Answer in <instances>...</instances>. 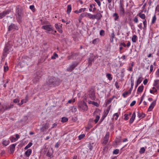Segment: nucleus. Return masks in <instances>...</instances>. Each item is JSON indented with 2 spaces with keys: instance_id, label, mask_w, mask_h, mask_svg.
I'll return each instance as SVG.
<instances>
[{
  "instance_id": "27",
  "label": "nucleus",
  "mask_w": 159,
  "mask_h": 159,
  "mask_svg": "<svg viewBox=\"0 0 159 159\" xmlns=\"http://www.w3.org/2000/svg\"><path fill=\"white\" fill-rule=\"evenodd\" d=\"M143 79V77L141 75H140L137 81V84H139L142 82Z\"/></svg>"
},
{
  "instance_id": "36",
  "label": "nucleus",
  "mask_w": 159,
  "mask_h": 159,
  "mask_svg": "<svg viewBox=\"0 0 159 159\" xmlns=\"http://www.w3.org/2000/svg\"><path fill=\"white\" fill-rule=\"evenodd\" d=\"M106 77L110 80H111L112 79V77H111V75L110 74L108 73L107 74Z\"/></svg>"
},
{
  "instance_id": "47",
  "label": "nucleus",
  "mask_w": 159,
  "mask_h": 159,
  "mask_svg": "<svg viewBox=\"0 0 159 159\" xmlns=\"http://www.w3.org/2000/svg\"><path fill=\"white\" fill-rule=\"evenodd\" d=\"M85 137V134H82L78 136L79 139V140H81L83 139Z\"/></svg>"
},
{
  "instance_id": "42",
  "label": "nucleus",
  "mask_w": 159,
  "mask_h": 159,
  "mask_svg": "<svg viewBox=\"0 0 159 159\" xmlns=\"http://www.w3.org/2000/svg\"><path fill=\"white\" fill-rule=\"evenodd\" d=\"M99 41V39L98 38L95 39H93L92 42V43L94 44H97Z\"/></svg>"
},
{
  "instance_id": "17",
  "label": "nucleus",
  "mask_w": 159,
  "mask_h": 159,
  "mask_svg": "<svg viewBox=\"0 0 159 159\" xmlns=\"http://www.w3.org/2000/svg\"><path fill=\"white\" fill-rule=\"evenodd\" d=\"M13 106V105H8V106H4L2 107V109L4 111H5V110L9 109L10 108H12Z\"/></svg>"
},
{
  "instance_id": "6",
  "label": "nucleus",
  "mask_w": 159,
  "mask_h": 159,
  "mask_svg": "<svg viewBox=\"0 0 159 159\" xmlns=\"http://www.w3.org/2000/svg\"><path fill=\"white\" fill-rule=\"evenodd\" d=\"M41 28L42 29L46 30V32L48 33V32L54 30L53 27L50 25H43Z\"/></svg>"
},
{
  "instance_id": "28",
  "label": "nucleus",
  "mask_w": 159,
  "mask_h": 159,
  "mask_svg": "<svg viewBox=\"0 0 159 159\" xmlns=\"http://www.w3.org/2000/svg\"><path fill=\"white\" fill-rule=\"evenodd\" d=\"M110 134L109 132H107L104 138V139L108 140L109 138Z\"/></svg>"
},
{
  "instance_id": "14",
  "label": "nucleus",
  "mask_w": 159,
  "mask_h": 159,
  "mask_svg": "<svg viewBox=\"0 0 159 159\" xmlns=\"http://www.w3.org/2000/svg\"><path fill=\"white\" fill-rule=\"evenodd\" d=\"M16 18L17 21L20 23L21 21V13H18L16 15Z\"/></svg>"
},
{
  "instance_id": "43",
  "label": "nucleus",
  "mask_w": 159,
  "mask_h": 159,
  "mask_svg": "<svg viewBox=\"0 0 159 159\" xmlns=\"http://www.w3.org/2000/svg\"><path fill=\"white\" fill-rule=\"evenodd\" d=\"M107 114H106V113H105L103 115V116L101 118V119L100 120V122H102L103 121V120H104L105 118L107 116Z\"/></svg>"
},
{
  "instance_id": "41",
  "label": "nucleus",
  "mask_w": 159,
  "mask_h": 159,
  "mask_svg": "<svg viewBox=\"0 0 159 159\" xmlns=\"http://www.w3.org/2000/svg\"><path fill=\"white\" fill-rule=\"evenodd\" d=\"M113 117L116 120H117L119 117V115L118 113H114L113 115Z\"/></svg>"
},
{
  "instance_id": "44",
  "label": "nucleus",
  "mask_w": 159,
  "mask_h": 159,
  "mask_svg": "<svg viewBox=\"0 0 159 159\" xmlns=\"http://www.w3.org/2000/svg\"><path fill=\"white\" fill-rule=\"evenodd\" d=\"M143 29H145L146 28L147 25V20L146 19L143 21Z\"/></svg>"
},
{
  "instance_id": "18",
  "label": "nucleus",
  "mask_w": 159,
  "mask_h": 159,
  "mask_svg": "<svg viewBox=\"0 0 159 159\" xmlns=\"http://www.w3.org/2000/svg\"><path fill=\"white\" fill-rule=\"evenodd\" d=\"M32 152V150L31 149H28L25 152V154L26 156L29 157L31 154Z\"/></svg>"
},
{
  "instance_id": "53",
  "label": "nucleus",
  "mask_w": 159,
  "mask_h": 159,
  "mask_svg": "<svg viewBox=\"0 0 159 159\" xmlns=\"http://www.w3.org/2000/svg\"><path fill=\"white\" fill-rule=\"evenodd\" d=\"M10 140H11V142H12V143L13 142H15L16 141V139L15 138L13 137L11 138L10 139Z\"/></svg>"
},
{
  "instance_id": "55",
  "label": "nucleus",
  "mask_w": 159,
  "mask_h": 159,
  "mask_svg": "<svg viewBox=\"0 0 159 159\" xmlns=\"http://www.w3.org/2000/svg\"><path fill=\"white\" fill-rule=\"evenodd\" d=\"M105 31L103 30H101L100 32V35L101 36H103L104 34Z\"/></svg>"
},
{
  "instance_id": "12",
  "label": "nucleus",
  "mask_w": 159,
  "mask_h": 159,
  "mask_svg": "<svg viewBox=\"0 0 159 159\" xmlns=\"http://www.w3.org/2000/svg\"><path fill=\"white\" fill-rule=\"evenodd\" d=\"M153 85L155 87L158 89H159V80H154Z\"/></svg>"
},
{
  "instance_id": "45",
  "label": "nucleus",
  "mask_w": 159,
  "mask_h": 159,
  "mask_svg": "<svg viewBox=\"0 0 159 159\" xmlns=\"http://www.w3.org/2000/svg\"><path fill=\"white\" fill-rule=\"evenodd\" d=\"M58 57V55L56 53H54L53 56H52L51 57V59H56V57Z\"/></svg>"
},
{
  "instance_id": "5",
  "label": "nucleus",
  "mask_w": 159,
  "mask_h": 159,
  "mask_svg": "<svg viewBox=\"0 0 159 159\" xmlns=\"http://www.w3.org/2000/svg\"><path fill=\"white\" fill-rule=\"evenodd\" d=\"M13 50V49L12 48L11 46L9 45H7L5 47L4 49L3 55L6 56L7 54Z\"/></svg>"
},
{
  "instance_id": "7",
  "label": "nucleus",
  "mask_w": 159,
  "mask_h": 159,
  "mask_svg": "<svg viewBox=\"0 0 159 159\" xmlns=\"http://www.w3.org/2000/svg\"><path fill=\"white\" fill-rule=\"evenodd\" d=\"M89 96L91 100H95L96 99L95 93L94 91L93 90H90L89 92Z\"/></svg>"
},
{
  "instance_id": "25",
  "label": "nucleus",
  "mask_w": 159,
  "mask_h": 159,
  "mask_svg": "<svg viewBox=\"0 0 159 159\" xmlns=\"http://www.w3.org/2000/svg\"><path fill=\"white\" fill-rule=\"evenodd\" d=\"M115 97V96H113L111 98H110L109 99L107 100L106 102V105H108L110 103Z\"/></svg>"
},
{
  "instance_id": "63",
  "label": "nucleus",
  "mask_w": 159,
  "mask_h": 159,
  "mask_svg": "<svg viewBox=\"0 0 159 159\" xmlns=\"http://www.w3.org/2000/svg\"><path fill=\"white\" fill-rule=\"evenodd\" d=\"M115 85L117 89H118L119 88V84L117 82H116L115 84Z\"/></svg>"
},
{
  "instance_id": "50",
  "label": "nucleus",
  "mask_w": 159,
  "mask_h": 159,
  "mask_svg": "<svg viewBox=\"0 0 159 159\" xmlns=\"http://www.w3.org/2000/svg\"><path fill=\"white\" fill-rule=\"evenodd\" d=\"M133 21L134 22V23H137L138 22V18L137 17H135L133 19Z\"/></svg>"
},
{
  "instance_id": "61",
  "label": "nucleus",
  "mask_w": 159,
  "mask_h": 159,
  "mask_svg": "<svg viewBox=\"0 0 159 159\" xmlns=\"http://www.w3.org/2000/svg\"><path fill=\"white\" fill-rule=\"evenodd\" d=\"M136 102L135 100L133 101L132 102L130 103V106L131 107H132V106H134Z\"/></svg>"
},
{
  "instance_id": "40",
  "label": "nucleus",
  "mask_w": 159,
  "mask_h": 159,
  "mask_svg": "<svg viewBox=\"0 0 159 159\" xmlns=\"http://www.w3.org/2000/svg\"><path fill=\"white\" fill-rule=\"evenodd\" d=\"M145 151V149L144 147L141 148L139 151V152L141 154L143 153H144Z\"/></svg>"
},
{
  "instance_id": "60",
  "label": "nucleus",
  "mask_w": 159,
  "mask_h": 159,
  "mask_svg": "<svg viewBox=\"0 0 159 159\" xmlns=\"http://www.w3.org/2000/svg\"><path fill=\"white\" fill-rule=\"evenodd\" d=\"M52 155V153L51 152H50L48 151L47 153V156L49 157H51Z\"/></svg>"
},
{
  "instance_id": "34",
  "label": "nucleus",
  "mask_w": 159,
  "mask_h": 159,
  "mask_svg": "<svg viewBox=\"0 0 159 159\" xmlns=\"http://www.w3.org/2000/svg\"><path fill=\"white\" fill-rule=\"evenodd\" d=\"M145 116V115L143 113H140L139 112H138V116L139 118H144Z\"/></svg>"
},
{
  "instance_id": "13",
  "label": "nucleus",
  "mask_w": 159,
  "mask_h": 159,
  "mask_svg": "<svg viewBox=\"0 0 159 159\" xmlns=\"http://www.w3.org/2000/svg\"><path fill=\"white\" fill-rule=\"evenodd\" d=\"M102 17V15L99 12L97 13L94 15V19H96L98 20H100Z\"/></svg>"
},
{
  "instance_id": "22",
  "label": "nucleus",
  "mask_w": 159,
  "mask_h": 159,
  "mask_svg": "<svg viewBox=\"0 0 159 159\" xmlns=\"http://www.w3.org/2000/svg\"><path fill=\"white\" fill-rule=\"evenodd\" d=\"M10 143V141L9 140H6L5 139L3 140L2 144L3 145L7 146Z\"/></svg>"
},
{
  "instance_id": "19",
  "label": "nucleus",
  "mask_w": 159,
  "mask_h": 159,
  "mask_svg": "<svg viewBox=\"0 0 159 159\" xmlns=\"http://www.w3.org/2000/svg\"><path fill=\"white\" fill-rule=\"evenodd\" d=\"M72 9L71 6L70 4L68 5L67 7V9L66 11L67 13L69 15L70 14V12L71 11Z\"/></svg>"
},
{
  "instance_id": "21",
  "label": "nucleus",
  "mask_w": 159,
  "mask_h": 159,
  "mask_svg": "<svg viewBox=\"0 0 159 159\" xmlns=\"http://www.w3.org/2000/svg\"><path fill=\"white\" fill-rule=\"evenodd\" d=\"M144 89V86L142 84L139 86L137 89V92L141 93L143 91Z\"/></svg>"
},
{
  "instance_id": "15",
  "label": "nucleus",
  "mask_w": 159,
  "mask_h": 159,
  "mask_svg": "<svg viewBox=\"0 0 159 159\" xmlns=\"http://www.w3.org/2000/svg\"><path fill=\"white\" fill-rule=\"evenodd\" d=\"M28 100V96L27 95L25 98L24 99H23L21 100V102L20 103H19L18 104V105L19 106L21 105L24 103H26Z\"/></svg>"
},
{
  "instance_id": "46",
  "label": "nucleus",
  "mask_w": 159,
  "mask_h": 159,
  "mask_svg": "<svg viewBox=\"0 0 159 159\" xmlns=\"http://www.w3.org/2000/svg\"><path fill=\"white\" fill-rule=\"evenodd\" d=\"M156 77H159V68L156 71L155 74Z\"/></svg>"
},
{
  "instance_id": "20",
  "label": "nucleus",
  "mask_w": 159,
  "mask_h": 159,
  "mask_svg": "<svg viewBox=\"0 0 159 159\" xmlns=\"http://www.w3.org/2000/svg\"><path fill=\"white\" fill-rule=\"evenodd\" d=\"M16 143L13 144H11L10 146V151L11 152H14L15 150V147L16 146Z\"/></svg>"
},
{
  "instance_id": "39",
  "label": "nucleus",
  "mask_w": 159,
  "mask_h": 159,
  "mask_svg": "<svg viewBox=\"0 0 159 159\" xmlns=\"http://www.w3.org/2000/svg\"><path fill=\"white\" fill-rule=\"evenodd\" d=\"M156 17L155 15H154L153 17H152V23L154 24L155 23L156 20Z\"/></svg>"
},
{
  "instance_id": "58",
  "label": "nucleus",
  "mask_w": 159,
  "mask_h": 159,
  "mask_svg": "<svg viewBox=\"0 0 159 159\" xmlns=\"http://www.w3.org/2000/svg\"><path fill=\"white\" fill-rule=\"evenodd\" d=\"M153 68H154V67H153V65H150V73H151L153 71Z\"/></svg>"
},
{
  "instance_id": "38",
  "label": "nucleus",
  "mask_w": 159,
  "mask_h": 159,
  "mask_svg": "<svg viewBox=\"0 0 159 159\" xmlns=\"http://www.w3.org/2000/svg\"><path fill=\"white\" fill-rule=\"evenodd\" d=\"M113 17H115L114 20L115 21L116 20L119 18V16L118 14L117 13H115L113 15Z\"/></svg>"
},
{
  "instance_id": "54",
  "label": "nucleus",
  "mask_w": 159,
  "mask_h": 159,
  "mask_svg": "<svg viewBox=\"0 0 159 159\" xmlns=\"http://www.w3.org/2000/svg\"><path fill=\"white\" fill-rule=\"evenodd\" d=\"M97 3L99 7H100L101 5V3L99 0H94Z\"/></svg>"
},
{
  "instance_id": "48",
  "label": "nucleus",
  "mask_w": 159,
  "mask_h": 159,
  "mask_svg": "<svg viewBox=\"0 0 159 159\" xmlns=\"http://www.w3.org/2000/svg\"><path fill=\"white\" fill-rule=\"evenodd\" d=\"M129 95L128 94L127 91H125L122 94V96L125 98H126Z\"/></svg>"
},
{
  "instance_id": "32",
  "label": "nucleus",
  "mask_w": 159,
  "mask_h": 159,
  "mask_svg": "<svg viewBox=\"0 0 159 159\" xmlns=\"http://www.w3.org/2000/svg\"><path fill=\"white\" fill-rule=\"evenodd\" d=\"M139 17L142 19H145V15L144 14L139 13L138 14Z\"/></svg>"
},
{
  "instance_id": "16",
  "label": "nucleus",
  "mask_w": 159,
  "mask_h": 159,
  "mask_svg": "<svg viewBox=\"0 0 159 159\" xmlns=\"http://www.w3.org/2000/svg\"><path fill=\"white\" fill-rule=\"evenodd\" d=\"M136 116V114L135 112L133 113L132 115V116L130 118L129 123L130 124H132L134 121Z\"/></svg>"
},
{
  "instance_id": "57",
  "label": "nucleus",
  "mask_w": 159,
  "mask_h": 159,
  "mask_svg": "<svg viewBox=\"0 0 159 159\" xmlns=\"http://www.w3.org/2000/svg\"><path fill=\"white\" fill-rule=\"evenodd\" d=\"M108 142V140H105V139H103V141L102 142V144L104 145H106V144Z\"/></svg>"
},
{
  "instance_id": "24",
  "label": "nucleus",
  "mask_w": 159,
  "mask_h": 159,
  "mask_svg": "<svg viewBox=\"0 0 159 159\" xmlns=\"http://www.w3.org/2000/svg\"><path fill=\"white\" fill-rule=\"evenodd\" d=\"M89 104H92L93 105H94V106L98 107L99 106L98 104L96 102H95L94 101H89Z\"/></svg>"
},
{
  "instance_id": "30",
  "label": "nucleus",
  "mask_w": 159,
  "mask_h": 159,
  "mask_svg": "<svg viewBox=\"0 0 159 159\" xmlns=\"http://www.w3.org/2000/svg\"><path fill=\"white\" fill-rule=\"evenodd\" d=\"M152 90H150V92L151 93L154 94L155 92H156L157 91V89L155 88V87H153L152 88Z\"/></svg>"
},
{
  "instance_id": "10",
  "label": "nucleus",
  "mask_w": 159,
  "mask_h": 159,
  "mask_svg": "<svg viewBox=\"0 0 159 159\" xmlns=\"http://www.w3.org/2000/svg\"><path fill=\"white\" fill-rule=\"evenodd\" d=\"M9 11L8 10L5 11L3 12L0 13V19L3 18L6 15L9 13Z\"/></svg>"
},
{
  "instance_id": "29",
  "label": "nucleus",
  "mask_w": 159,
  "mask_h": 159,
  "mask_svg": "<svg viewBox=\"0 0 159 159\" xmlns=\"http://www.w3.org/2000/svg\"><path fill=\"white\" fill-rule=\"evenodd\" d=\"M40 78V76H38L37 77H36L35 78H34L33 80V82L34 83H37V82L39 81Z\"/></svg>"
},
{
  "instance_id": "56",
  "label": "nucleus",
  "mask_w": 159,
  "mask_h": 159,
  "mask_svg": "<svg viewBox=\"0 0 159 159\" xmlns=\"http://www.w3.org/2000/svg\"><path fill=\"white\" fill-rule=\"evenodd\" d=\"M30 8L31 10L33 11H35L34 10V6L33 5H30Z\"/></svg>"
},
{
  "instance_id": "23",
  "label": "nucleus",
  "mask_w": 159,
  "mask_h": 159,
  "mask_svg": "<svg viewBox=\"0 0 159 159\" xmlns=\"http://www.w3.org/2000/svg\"><path fill=\"white\" fill-rule=\"evenodd\" d=\"M87 17L90 19H94V15L87 13Z\"/></svg>"
},
{
  "instance_id": "37",
  "label": "nucleus",
  "mask_w": 159,
  "mask_h": 159,
  "mask_svg": "<svg viewBox=\"0 0 159 159\" xmlns=\"http://www.w3.org/2000/svg\"><path fill=\"white\" fill-rule=\"evenodd\" d=\"M68 120V118L66 117H63L61 118V122L64 123L67 121Z\"/></svg>"
},
{
  "instance_id": "51",
  "label": "nucleus",
  "mask_w": 159,
  "mask_h": 159,
  "mask_svg": "<svg viewBox=\"0 0 159 159\" xmlns=\"http://www.w3.org/2000/svg\"><path fill=\"white\" fill-rule=\"evenodd\" d=\"M119 152V150L118 149H116L114 150L113 151V154H117Z\"/></svg>"
},
{
  "instance_id": "3",
  "label": "nucleus",
  "mask_w": 159,
  "mask_h": 159,
  "mask_svg": "<svg viewBox=\"0 0 159 159\" xmlns=\"http://www.w3.org/2000/svg\"><path fill=\"white\" fill-rule=\"evenodd\" d=\"M78 108L80 111H85L88 109V107L84 102L81 101L78 103Z\"/></svg>"
},
{
  "instance_id": "33",
  "label": "nucleus",
  "mask_w": 159,
  "mask_h": 159,
  "mask_svg": "<svg viewBox=\"0 0 159 159\" xmlns=\"http://www.w3.org/2000/svg\"><path fill=\"white\" fill-rule=\"evenodd\" d=\"M87 12H84L81 13L80 16V17L82 18L84 17H87Z\"/></svg>"
},
{
  "instance_id": "8",
  "label": "nucleus",
  "mask_w": 159,
  "mask_h": 159,
  "mask_svg": "<svg viewBox=\"0 0 159 159\" xmlns=\"http://www.w3.org/2000/svg\"><path fill=\"white\" fill-rule=\"evenodd\" d=\"M77 64H73L70 65L69 67L67 68V70L70 72H71L77 66Z\"/></svg>"
},
{
  "instance_id": "35",
  "label": "nucleus",
  "mask_w": 159,
  "mask_h": 159,
  "mask_svg": "<svg viewBox=\"0 0 159 159\" xmlns=\"http://www.w3.org/2000/svg\"><path fill=\"white\" fill-rule=\"evenodd\" d=\"M32 145V143L30 142L28 144L26 145L25 147V148L24 149L25 150L27 149L28 148L30 147Z\"/></svg>"
},
{
  "instance_id": "26",
  "label": "nucleus",
  "mask_w": 159,
  "mask_h": 159,
  "mask_svg": "<svg viewBox=\"0 0 159 159\" xmlns=\"http://www.w3.org/2000/svg\"><path fill=\"white\" fill-rule=\"evenodd\" d=\"M71 112L72 113H75L77 111V107L76 106H73L71 107Z\"/></svg>"
},
{
  "instance_id": "64",
  "label": "nucleus",
  "mask_w": 159,
  "mask_h": 159,
  "mask_svg": "<svg viewBox=\"0 0 159 159\" xmlns=\"http://www.w3.org/2000/svg\"><path fill=\"white\" fill-rule=\"evenodd\" d=\"M142 24V23H141L139 24L138 25V27L139 28V29L141 30L143 28Z\"/></svg>"
},
{
  "instance_id": "62",
  "label": "nucleus",
  "mask_w": 159,
  "mask_h": 159,
  "mask_svg": "<svg viewBox=\"0 0 159 159\" xmlns=\"http://www.w3.org/2000/svg\"><path fill=\"white\" fill-rule=\"evenodd\" d=\"M55 28L57 29H58V28H60V27H61V26L57 24H56L55 25Z\"/></svg>"
},
{
  "instance_id": "11",
  "label": "nucleus",
  "mask_w": 159,
  "mask_h": 159,
  "mask_svg": "<svg viewBox=\"0 0 159 159\" xmlns=\"http://www.w3.org/2000/svg\"><path fill=\"white\" fill-rule=\"evenodd\" d=\"M156 103V101H153L150 104V105L148 109V111H152V109L155 106Z\"/></svg>"
},
{
  "instance_id": "31",
  "label": "nucleus",
  "mask_w": 159,
  "mask_h": 159,
  "mask_svg": "<svg viewBox=\"0 0 159 159\" xmlns=\"http://www.w3.org/2000/svg\"><path fill=\"white\" fill-rule=\"evenodd\" d=\"M137 40V37L136 35H134L132 38V41L133 43H135Z\"/></svg>"
},
{
  "instance_id": "52",
  "label": "nucleus",
  "mask_w": 159,
  "mask_h": 159,
  "mask_svg": "<svg viewBox=\"0 0 159 159\" xmlns=\"http://www.w3.org/2000/svg\"><path fill=\"white\" fill-rule=\"evenodd\" d=\"M124 116L125 117L124 119L125 120H128L129 118L128 117V115L127 114H125L124 115Z\"/></svg>"
},
{
  "instance_id": "1",
  "label": "nucleus",
  "mask_w": 159,
  "mask_h": 159,
  "mask_svg": "<svg viewBox=\"0 0 159 159\" xmlns=\"http://www.w3.org/2000/svg\"><path fill=\"white\" fill-rule=\"evenodd\" d=\"M58 82L56 78L54 77H51L47 82L46 84H44V86H46L47 89L48 87H51L53 86H55L58 84Z\"/></svg>"
},
{
  "instance_id": "59",
  "label": "nucleus",
  "mask_w": 159,
  "mask_h": 159,
  "mask_svg": "<svg viewBox=\"0 0 159 159\" xmlns=\"http://www.w3.org/2000/svg\"><path fill=\"white\" fill-rule=\"evenodd\" d=\"M49 127V124L48 123H46L45 124L44 126L43 127L45 129H47Z\"/></svg>"
},
{
  "instance_id": "4",
  "label": "nucleus",
  "mask_w": 159,
  "mask_h": 159,
  "mask_svg": "<svg viewBox=\"0 0 159 159\" xmlns=\"http://www.w3.org/2000/svg\"><path fill=\"white\" fill-rule=\"evenodd\" d=\"M93 116L95 118L94 120V122L95 123H97L100 118V111L98 109L96 110L93 113Z\"/></svg>"
},
{
  "instance_id": "49",
  "label": "nucleus",
  "mask_w": 159,
  "mask_h": 159,
  "mask_svg": "<svg viewBox=\"0 0 159 159\" xmlns=\"http://www.w3.org/2000/svg\"><path fill=\"white\" fill-rule=\"evenodd\" d=\"M115 36L114 33V32H113L111 33V42H113V39L114 38V37Z\"/></svg>"
},
{
  "instance_id": "2",
  "label": "nucleus",
  "mask_w": 159,
  "mask_h": 159,
  "mask_svg": "<svg viewBox=\"0 0 159 159\" xmlns=\"http://www.w3.org/2000/svg\"><path fill=\"white\" fill-rule=\"evenodd\" d=\"M124 0H120L118 11L120 16H124L125 14V11L124 8Z\"/></svg>"
},
{
  "instance_id": "9",
  "label": "nucleus",
  "mask_w": 159,
  "mask_h": 159,
  "mask_svg": "<svg viewBox=\"0 0 159 159\" xmlns=\"http://www.w3.org/2000/svg\"><path fill=\"white\" fill-rule=\"evenodd\" d=\"M18 29V27L16 25L14 24H11L8 27V30L11 31L13 29Z\"/></svg>"
}]
</instances>
